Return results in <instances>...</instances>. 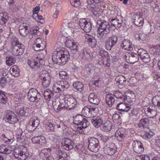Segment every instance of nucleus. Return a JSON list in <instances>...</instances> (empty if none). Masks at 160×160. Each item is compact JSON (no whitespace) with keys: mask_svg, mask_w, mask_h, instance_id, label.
<instances>
[{"mask_svg":"<svg viewBox=\"0 0 160 160\" xmlns=\"http://www.w3.org/2000/svg\"><path fill=\"white\" fill-rule=\"evenodd\" d=\"M97 23L99 25L97 36L100 40H103L108 36L111 31L110 25L108 22L105 21L98 20Z\"/></svg>","mask_w":160,"mask_h":160,"instance_id":"nucleus-1","label":"nucleus"},{"mask_svg":"<svg viewBox=\"0 0 160 160\" xmlns=\"http://www.w3.org/2000/svg\"><path fill=\"white\" fill-rule=\"evenodd\" d=\"M69 53L67 50H60L54 52L52 56L53 62L58 65L65 64L69 58Z\"/></svg>","mask_w":160,"mask_h":160,"instance_id":"nucleus-2","label":"nucleus"},{"mask_svg":"<svg viewBox=\"0 0 160 160\" xmlns=\"http://www.w3.org/2000/svg\"><path fill=\"white\" fill-rule=\"evenodd\" d=\"M12 48L11 52L14 56L21 55L24 52V46L23 44L20 43L15 38L11 41Z\"/></svg>","mask_w":160,"mask_h":160,"instance_id":"nucleus-3","label":"nucleus"},{"mask_svg":"<svg viewBox=\"0 0 160 160\" xmlns=\"http://www.w3.org/2000/svg\"><path fill=\"white\" fill-rule=\"evenodd\" d=\"M69 86L67 81L65 80L59 81L53 84L52 89L56 93H59L66 90Z\"/></svg>","mask_w":160,"mask_h":160,"instance_id":"nucleus-4","label":"nucleus"},{"mask_svg":"<svg viewBox=\"0 0 160 160\" xmlns=\"http://www.w3.org/2000/svg\"><path fill=\"white\" fill-rule=\"evenodd\" d=\"M41 94L34 88L30 89L28 93L27 98L30 102H38L41 100Z\"/></svg>","mask_w":160,"mask_h":160,"instance_id":"nucleus-5","label":"nucleus"},{"mask_svg":"<svg viewBox=\"0 0 160 160\" xmlns=\"http://www.w3.org/2000/svg\"><path fill=\"white\" fill-rule=\"evenodd\" d=\"M26 150V147L21 146L20 147L15 148L13 151V153L15 158L18 160H25L27 158L25 152Z\"/></svg>","mask_w":160,"mask_h":160,"instance_id":"nucleus-6","label":"nucleus"},{"mask_svg":"<svg viewBox=\"0 0 160 160\" xmlns=\"http://www.w3.org/2000/svg\"><path fill=\"white\" fill-rule=\"evenodd\" d=\"M89 144L88 149L92 152H98L100 148L98 140L94 138H88Z\"/></svg>","mask_w":160,"mask_h":160,"instance_id":"nucleus-7","label":"nucleus"},{"mask_svg":"<svg viewBox=\"0 0 160 160\" xmlns=\"http://www.w3.org/2000/svg\"><path fill=\"white\" fill-rule=\"evenodd\" d=\"M86 117L81 115H78L74 118L73 123L76 125L82 126L83 128H86L89 125Z\"/></svg>","mask_w":160,"mask_h":160,"instance_id":"nucleus-8","label":"nucleus"},{"mask_svg":"<svg viewBox=\"0 0 160 160\" xmlns=\"http://www.w3.org/2000/svg\"><path fill=\"white\" fill-rule=\"evenodd\" d=\"M117 148L115 144L113 143L106 144L104 148V152L105 153L110 155L115 154Z\"/></svg>","mask_w":160,"mask_h":160,"instance_id":"nucleus-9","label":"nucleus"},{"mask_svg":"<svg viewBox=\"0 0 160 160\" xmlns=\"http://www.w3.org/2000/svg\"><path fill=\"white\" fill-rule=\"evenodd\" d=\"M118 37L116 35H112L109 37L105 43V46L107 50H111V48L117 42Z\"/></svg>","mask_w":160,"mask_h":160,"instance_id":"nucleus-10","label":"nucleus"},{"mask_svg":"<svg viewBox=\"0 0 160 160\" xmlns=\"http://www.w3.org/2000/svg\"><path fill=\"white\" fill-rule=\"evenodd\" d=\"M79 26L81 28L86 32H89L92 29V26L91 23L87 22L84 18L80 19Z\"/></svg>","mask_w":160,"mask_h":160,"instance_id":"nucleus-11","label":"nucleus"},{"mask_svg":"<svg viewBox=\"0 0 160 160\" xmlns=\"http://www.w3.org/2000/svg\"><path fill=\"white\" fill-rule=\"evenodd\" d=\"M46 44L43 39L38 38L35 41V44L33 45V48L35 51H41L43 50L45 48Z\"/></svg>","mask_w":160,"mask_h":160,"instance_id":"nucleus-12","label":"nucleus"},{"mask_svg":"<svg viewBox=\"0 0 160 160\" xmlns=\"http://www.w3.org/2000/svg\"><path fill=\"white\" fill-rule=\"evenodd\" d=\"M140 58L142 61L145 63L149 62L150 61V58L147 52L142 48L139 49L138 52Z\"/></svg>","mask_w":160,"mask_h":160,"instance_id":"nucleus-13","label":"nucleus"},{"mask_svg":"<svg viewBox=\"0 0 160 160\" xmlns=\"http://www.w3.org/2000/svg\"><path fill=\"white\" fill-rule=\"evenodd\" d=\"M62 148L69 150L73 148V142L69 139L66 138H63L61 141Z\"/></svg>","mask_w":160,"mask_h":160,"instance_id":"nucleus-14","label":"nucleus"},{"mask_svg":"<svg viewBox=\"0 0 160 160\" xmlns=\"http://www.w3.org/2000/svg\"><path fill=\"white\" fill-rule=\"evenodd\" d=\"M5 119L6 121L11 124H13L18 121L15 114L10 111L7 112Z\"/></svg>","mask_w":160,"mask_h":160,"instance_id":"nucleus-15","label":"nucleus"},{"mask_svg":"<svg viewBox=\"0 0 160 160\" xmlns=\"http://www.w3.org/2000/svg\"><path fill=\"white\" fill-rule=\"evenodd\" d=\"M134 151L139 154L144 151V148L142 142L139 141H134L132 143Z\"/></svg>","mask_w":160,"mask_h":160,"instance_id":"nucleus-16","label":"nucleus"},{"mask_svg":"<svg viewBox=\"0 0 160 160\" xmlns=\"http://www.w3.org/2000/svg\"><path fill=\"white\" fill-rule=\"evenodd\" d=\"M126 59L128 63L134 64L137 62L139 60L138 54L131 52L128 54V56H126Z\"/></svg>","mask_w":160,"mask_h":160,"instance_id":"nucleus-17","label":"nucleus"},{"mask_svg":"<svg viewBox=\"0 0 160 160\" xmlns=\"http://www.w3.org/2000/svg\"><path fill=\"white\" fill-rule=\"evenodd\" d=\"M90 120L92 124L97 128L100 127L104 122L101 117L99 116L96 117L94 115Z\"/></svg>","mask_w":160,"mask_h":160,"instance_id":"nucleus-18","label":"nucleus"},{"mask_svg":"<svg viewBox=\"0 0 160 160\" xmlns=\"http://www.w3.org/2000/svg\"><path fill=\"white\" fill-rule=\"evenodd\" d=\"M96 108H89L88 107H85L83 108L82 112L88 118H90L94 116V113L96 111Z\"/></svg>","mask_w":160,"mask_h":160,"instance_id":"nucleus-19","label":"nucleus"},{"mask_svg":"<svg viewBox=\"0 0 160 160\" xmlns=\"http://www.w3.org/2000/svg\"><path fill=\"white\" fill-rule=\"evenodd\" d=\"M38 59L35 61L34 59L30 60L28 62V64L31 68L33 69H37L40 67L41 63H42V59L38 58Z\"/></svg>","mask_w":160,"mask_h":160,"instance_id":"nucleus-20","label":"nucleus"},{"mask_svg":"<svg viewBox=\"0 0 160 160\" xmlns=\"http://www.w3.org/2000/svg\"><path fill=\"white\" fill-rule=\"evenodd\" d=\"M126 136L127 132L125 129L123 128L118 129L115 133V136L119 141H122L125 138Z\"/></svg>","mask_w":160,"mask_h":160,"instance_id":"nucleus-21","label":"nucleus"},{"mask_svg":"<svg viewBox=\"0 0 160 160\" xmlns=\"http://www.w3.org/2000/svg\"><path fill=\"white\" fill-rule=\"evenodd\" d=\"M80 55L82 59L85 62H89L91 60L92 57L86 48H84L81 51Z\"/></svg>","mask_w":160,"mask_h":160,"instance_id":"nucleus-22","label":"nucleus"},{"mask_svg":"<svg viewBox=\"0 0 160 160\" xmlns=\"http://www.w3.org/2000/svg\"><path fill=\"white\" fill-rule=\"evenodd\" d=\"M132 19L133 22L137 26L140 27L143 24L144 19L141 15H134L132 17Z\"/></svg>","mask_w":160,"mask_h":160,"instance_id":"nucleus-23","label":"nucleus"},{"mask_svg":"<svg viewBox=\"0 0 160 160\" xmlns=\"http://www.w3.org/2000/svg\"><path fill=\"white\" fill-rule=\"evenodd\" d=\"M67 102V106L68 107V110L73 109L76 106L77 102L75 99L72 97H69L66 99Z\"/></svg>","mask_w":160,"mask_h":160,"instance_id":"nucleus-24","label":"nucleus"},{"mask_svg":"<svg viewBox=\"0 0 160 160\" xmlns=\"http://www.w3.org/2000/svg\"><path fill=\"white\" fill-rule=\"evenodd\" d=\"M32 113L33 111L30 108L26 107L21 108L19 112L20 116L26 117H29Z\"/></svg>","mask_w":160,"mask_h":160,"instance_id":"nucleus-25","label":"nucleus"},{"mask_svg":"<svg viewBox=\"0 0 160 160\" xmlns=\"http://www.w3.org/2000/svg\"><path fill=\"white\" fill-rule=\"evenodd\" d=\"M116 108L122 112H128L130 110L131 107L129 104L121 102L117 105Z\"/></svg>","mask_w":160,"mask_h":160,"instance_id":"nucleus-26","label":"nucleus"},{"mask_svg":"<svg viewBox=\"0 0 160 160\" xmlns=\"http://www.w3.org/2000/svg\"><path fill=\"white\" fill-rule=\"evenodd\" d=\"M28 27L26 23H23L19 27V33L24 37L26 36L28 32L27 31Z\"/></svg>","mask_w":160,"mask_h":160,"instance_id":"nucleus-27","label":"nucleus"},{"mask_svg":"<svg viewBox=\"0 0 160 160\" xmlns=\"http://www.w3.org/2000/svg\"><path fill=\"white\" fill-rule=\"evenodd\" d=\"M86 41L88 42L89 45L92 48H94L97 44V42L96 39L92 36L86 34L85 35Z\"/></svg>","mask_w":160,"mask_h":160,"instance_id":"nucleus-28","label":"nucleus"},{"mask_svg":"<svg viewBox=\"0 0 160 160\" xmlns=\"http://www.w3.org/2000/svg\"><path fill=\"white\" fill-rule=\"evenodd\" d=\"M88 99L91 103L96 105H98L100 102L99 99L97 95L93 93L90 94Z\"/></svg>","mask_w":160,"mask_h":160,"instance_id":"nucleus-29","label":"nucleus"},{"mask_svg":"<svg viewBox=\"0 0 160 160\" xmlns=\"http://www.w3.org/2000/svg\"><path fill=\"white\" fill-rule=\"evenodd\" d=\"M105 101L106 103L109 106L113 105L115 102L114 95L112 93L106 94L105 97Z\"/></svg>","mask_w":160,"mask_h":160,"instance_id":"nucleus-30","label":"nucleus"},{"mask_svg":"<svg viewBox=\"0 0 160 160\" xmlns=\"http://www.w3.org/2000/svg\"><path fill=\"white\" fill-rule=\"evenodd\" d=\"M121 46L125 50L131 51L133 49L132 43L128 39H124L122 43Z\"/></svg>","mask_w":160,"mask_h":160,"instance_id":"nucleus-31","label":"nucleus"},{"mask_svg":"<svg viewBox=\"0 0 160 160\" xmlns=\"http://www.w3.org/2000/svg\"><path fill=\"white\" fill-rule=\"evenodd\" d=\"M103 126L101 128L102 131L104 132H108L111 130L112 125L109 121H107L105 122H103Z\"/></svg>","mask_w":160,"mask_h":160,"instance_id":"nucleus-32","label":"nucleus"},{"mask_svg":"<svg viewBox=\"0 0 160 160\" xmlns=\"http://www.w3.org/2000/svg\"><path fill=\"white\" fill-rule=\"evenodd\" d=\"M10 72L14 77H17L20 76V69L18 66L16 65H13L11 67Z\"/></svg>","mask_w":160,"mask_h":160,"instance_id":"nucleus-33","label":"nucleus"},{"mask_svg":"<svg viewBox=\"0 0 160 160\" xmlns=\"http://www.w3.org/2000/svg\"><path fill=\"white\" fill-rule=\"evenodd\" d=\"M57 154L58 157H57L58 160H65L64 158L67 156V154L64 150H59L57 152Z\"/></svg>","mask_w":160,"mask_h":160,"instance_id":"nucleus-34","label":"nucleus"},{"mask_svg":"<svg viewBox=\"0 0 160 160\" xmlns=\"http://www.w3.org/2000/svg\"><path fill=\"white\" fill-rule=\"evenodd\" d=\"M51 149L49 148H44L42 149L40 154V156H42L43 159H45L51 156L50 152Z\"/></svg>","mask_w":160,"mask_h":160,"instance_id":"nucleus-35","label":"nucleus"},{"mask_svg":"<svg viewBox=\"0 0 160 160\" xmlns=\"http://www.w3.org/2000/svg\"><path fill=\"white\" fill-rule=\"evenodd\" d=\"M73 88L81 92L84 88L83 84L80 82H75L73 83Z\"/></svg>","mask_w":160,"mask_h":160,"instance_id":"nucleus-36","label":"nucleus"},{"mask_svg":"<svg viewBox=\"0 0 160 160\" xmlns=\"http://www.w3.org/2000/svg\"><path fill=\"white\" fill-rule=\"evenodd\" d=\"M9 147L4 145H2L0 146V153L9 154L11 152L12 150L9 149Z\"/></svg>","mask_w":160,"mask_h":160,"instance_id":"nucleus-37","label":"nucleus"},{"mask_svg":"<svg viewBox=\"0 0 160 160\" xmlns=\"http://www.w3.org/2000/svg\"><path fill=\"white\" fill-rule=\"evenodd\" d=\"M150 51L153 54H160V45L158 44L153 46L150 48Z\"/></svg>","mask_w":160,"mask_h":160,"instance_id":"nucleus-38","label":"nucleus"},{"mask_svg":"<svg viewBox=\"0 0 160 160\" xmlns=\"http://www.w3.org/2000/svg\"><path fill=\"white\" fill-rule=\"evenodd\" d=\"M149 119L147 118H144L141 119L140 121V122L138 124L139 127H142L145 128H146L149 125Z\"/></svg>","mask_w":160,"mask_h":160,"instance_id":"nucleus-39","label":"nucleus"},{"mask_svg":"<svg viewBox=\"0 0 160 160\" xmlns=\"http://www.w3.org/2000/svg\"><path fill=\"white\" fill-rule=\"evenodd\" d=\"M43 95L45 98L47 100H50L51 98L53 97L54 93L49 89H47L44 92Z\"/></svg>","mask_w":160,"mask_h":160,"instance_id":"nucleus-40","label":"nucleus"},{"mask_svg":"<svg viewBox=\"0 0 160 160\" xmlns=\"http://www.w3.org/2000/svg\"><path fill=\"white\" fill-rule=\"evenodd\" d=\"M7 93L0 90V103L5 104L7 101Z\"/></svg>","mask_w":160,"mask_h":160,"instance_id":"nucleus-41","label":"nucleus"},{"mask_svg":"<svg viewBox=\"0 0 160 160\" xmlns=\"http://www.w3.org/2000/svg\"><path fill=\"white\" fill-rule=\"evenodd\" d=\"M65 45L67 47L71 48L73 47V46L77 45L76 42H75L72 39H69V38H67L65 42Z\"/></svg>","mask_w":160,"mask_h":160,"instance_id":"nucleus-42","label":"nucleus"},{"mask_svg":"<svg viewBox=\"0 0 160 160\" xmlns=\"http://www.w3.org/2000/svg\"><path fill=\"white\" fill-rule=\"evenodd\" d=\"M32 18L36 21L38 22H43L44 18H42L41 15H39L38 13L33 12L32 15Z\"/></svg>","mask_w":160,"mask_h":160,"instance_id":"nucleus-43","label":"nucleus"},{"mask_svg":"<svg viewBox=\"0 0 160 160\" xmlns=\"http://www.w3.org/2000/svg\"><path fill=\"white\" fill-rule=\"evenodd\" d=\"M153 104L160 108V96H157L154 97L152 99Z\"/></svg>","mask_w":160,"mask_h":160,"instance_id":"nucleus-44","label":"nucleus"},{"mask_svg":"<svg viewBox=\"0 0 160 160\" xmlns=\"http://www.w3.org/2000/svg\"><path fill=\"white\" fill-rule=\"evenodd\" d=\"M115 80L121 85L124 84L126 81L125 77L122 75L117 76L115 78Z\"/></svg>","mask_w":160,"mask_h":160,"instance_id":"nucleus-45","label":"nucleus"},{"mask_svg":"<svg viewBox=\"0 0 160 160\" xmlns=\"http://www.w3.org/2000/svg\"><path fill=\"white\" fill-rule=\"evenodd\" d=\"M22 131L20 128L18 129L16 131V137L17 140L20 141L23 138V136L22 135Z\"/></svg>","mask_w":160,"mask_h":160,"instance_id":"nucleus-46","label":"nucleus"},{"mask_svg":"<svg viewBox=\"0 0 160 160\" xmlns=\"http://www.w3.org/2000/svg\"><path fill=\"white\" fill-rule=\"evenodd\" d=\"M135 37L136 39L138 40L144 41L146 39V35L143 33H136L135 35Z\"/></svg>","mask_w":160,"mask_h":160,"instance_id":"nucleus-47","label":"nucleus"},{"mask_svg":"<svg viewBox=\"0 0 160 160\" xmlns=\"http://www.w3.org/2000/svg\"><path fill=\"white\" fill-rule=\"evenodd\" d=\"M39 76L42 80L46 78L51 77L50 76L49 73L46 70L41 71L39 73Z\"/></svg>","mask_w":160,"mask_h":160,"instance_id":"nucleus-48","label":"nucleus"},{"mask_svg":"<svg viewBox=\"0 0 160 160\" xmlns=\"http://www.w3.org/2000/svg\"><path fill=\"white\" fill-rule=\"evenodd\" d=\"M6 63L8 66H11L16 62V59L14 57L10 56L6 58Z\"/></svg>","mask_w":160,"mask_h":160,"instance_id":"nucleus-49","label":"nucleus"},{"mask_svg":"<svg viewBox=\"0 0 160 160\" xmlns=\"http://www.w3.org/2000/svg\"><path fill=\"white\" fill-rule=\"evenodd\" d=\"M29 122H30V124L32 123L34 127L36 128L38 126L40 122L39 119L36 117L31 118Z\"/></svg>","mask_w":160,"mask_h":160,"instance_id":"nucleus-50","label":"nucleus"},{"mask_svg":"<svg viewBox=\"0 0 160 160\" xmlns=\"http://www.w3.org/2000/svg\"><path fill=\"white\" fill-rule=\"evenodd\" d=\"M8 18L6 15H4L3 13H0V24H5L7 22Z\"/></svg>","mask_w":160,"mask_h":160,"instance_id":"nucleus-51","label":"nucleus"},{"mask_svg":"<svg viewBox=\"0 0 160 160\" xmlns=\"http://www.w3.org/2000/svg\"><path fill=\"white\" fill-rule=\"evenodd\" d=\"M59 108L60 110L62 109L68 110L67 106V102H66V99L61 100L59 102Z\"/></svg>","mask_w":160,"mask_h":160,"instance_id":"nucleus-52","label":"nucleus"},{"mask_svg":"<svg viewBox=\"0 0 160 160\" xmlns=\"http://www.w3.org/2000/svg\"><path fill=\"white\" fill-rule=\"evenodd\" d=\"M112 95H114V97H115L119 99H123L124 100L125 98V97L123 94L118 91H117L113 92Z\"/></svg>","mask_w":160,"mask_h":160,"instance_id":"nucleus-53","label":"nucleus"},{"mask_svg":"<svg viewBox=\"0 0 160 160\" xmlns=\"http://www.w3.org/2000/svg\"><path fill=\"white\" fill-rule=\"evenodd\" d=\"M51 78H46L42 80V85L43 87H47L50 84Z\"/></svg>","mask_w":160,"mask_h":160,"instance_id":"nucleus-54","label":"nucleus"},{"mask_svg":"<svg viewBox=\"0 0 160 160\" xmlns=\"http://www.w3.org/2000/svg\"><path fill=\"white\" fill-rule=\"evenodd\" d=\"M32 123L30 124V122H29L26 126V129L29 132H33L37 128L35 127H34Z\"/></svg>","mask_w":160,"mask_h":160,"instance_id":"nucleus-55","label":"nucleus"},{"mask_svg":"<svg viewBox=\"0 0 160 160\" xmlns=\"http://www.w3.org/2000/svg\"><path fill=\"white\" fill-rule=\"evenodd\" d=\"M55 124H52L50 122H47L45 125L46 128L52 132L55 131Z\"/></svg>","mask_w":160,"mask_h":160,"instance_id":"nucleus-56","label":"nucleus"},{"mask_svg":"<svg viewBox=\"0 0 160 160\" xmlns=\"http://www.w3.org/2000/svg\"><path fill=\"white\" fill-rule=\"evenodd\" d=\"M59 76L61 79H68L69 78L66 72L64 71H61L59 72Z\"/></svg>","mask_w":160,"mask_h":160,"instance_id":"nucleus-57","label":"nucleus"},{"mask_svg":"<svg viewBox=\"0 0 160 160\" xmlns=\"http://www.w3.org/2000/svg\"><path fill=\"white\" fill-rule=\"evenodd\" d=\"M38 144L42 146H44L46 143V138L43 136H41L39 139V141Z\"/></svg>","mask_w":160,"mask_h":160,"instance_id":"nucleus-58","label":"nucleus"},{"mask_svg":"<svg viewBox=\"0 0 160 160\" xmlns=\"http://www.w3.org/2000/svg\"><path fill=\"white\" fill-rule=\"evenodd\" d=\"M70 2L72 6L76 7H79L81 4L80 0H70Z\"/></svg>","mask_w":160,"mask_h":160,"instance_id":"nucleus-59","label":"nucleus"},{"mask_svg":"<svg viewBox=\"0 0 160 160\" xmlns=\"http://www.w3.org/2000/svg\"><path fill=\"white\" fill-rule=\"evenodd\" d=\"M91 12L95 17H98L101 15L99 9L98 8H92L91 9Z\"/></svg>","mask_w":160,"mask_h":160,"instance_id":"nucleus-60","label":"nucleus"},{"mask_svg":"<svg viewBox=\"0 0 160 160\" xmlns=\"http://www.w3.org/2000/svg\"><path fill=\"white\" fill-rule=\"evenodd\" d=\"M125 95L127 98L131 99H134L135 98V95L134 93L131 91H128L125 93Z\"/></svg>","mask_w":160,"mask_h":160,"instance_id":"nucleus-61","label":"nucleus"},{"mask_svg":"<svg viewBox=\"0 0 160 160\" xmlns=\"http://www.w3.org/2000/svg\"><path fill=\"white\" fill-rule=\"evenodd\" d=\"M7 79L5 77H2L0 80V85L2 88H3L5 86L7 81Z\"/></svg>","mask_w":160,"mask_h":160,"instance_id":"nucleus-62","label":"nucleus"},{"mask_svg":"<svg viewBox=\"0 0 160 160\" xmlns=\"http://www.w3.org/2000/svg\"><path fill=\"white\" fill-rule=\"evenodd\" d=\"M52 106L53 108L57 110V112L60 111V108H59V102H55L52 103Z\"/></svg>","mask_w":160,"mask_h":160,"instance_id":"nucleus-63","label":"nucleus"},{"mask_svg":"<svg viewBox=\"0 0 160 160\" xmlns=\"http://www.w3.org/2000/svg\"><path fill=\"white\" fill-rule=\"evenodd\" d=\"M112 25L115 27H117L118 25V18L112 19H111Z\"/></svg>","mask_w":160,"mask_h":160,"instance_id":"nucleus-64","label":"nucleus"}]
</instances>
